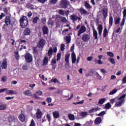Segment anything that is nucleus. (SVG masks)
I'll list each match as a JSON object with an SVG mask.
<instances>
[{
  "mask_svg": "<svg viewBox=\"0 0 126 126\" xmlns=\"http://www.w3.org/2000/svg\"><path fill=\"white\" fill-rule=\"evenodd\" d=\"M126 95L125 94H123L120 97H116L110 100V104L113 105L115 102V107H122V105L125 103V98Z\"/></svg>",
  "mask_w": 126,
  "mask_h": 126,
  "instance_id": "nucleus-1",
  "label": "nucleus"
},
{
  "mask_svg": "<svg viewBox=\"0 0 126 126\" xmlns=\"http://www.w3.org/2000/svg\"><path fill=\"white\" fill-rule=\"evenodd\" d=\"M20 25L21 28H26L28 25V19L25 16H22L20 19Z\"/></svg>",
  "mask_w": 126,
  "mask_h": 126,
  "instance_id": "nucleus-2",
  "label": "nucleus"
},
{
  "mask_svg": "<svg viewBox=\"0 0 126 126\" xmlns=\"http://www.w3.org/2000/svg\"><path fill=\"white\" fill-rule=\"evenodd\" d=\"M57 52H58V48L57 46L54 47L53 49L52 47H50L48 52V56L50 57V58H52V56H53V53H54V54H55V53H57Z\"/></svg>",
  "mask_w": 126,
  "mask_h": 126,
  "instance_id": "nucleus-3",
  "label": "nucleus"
},
{
  "mask_svg": "<svg viewBox=\"0 0 126 126\" xmlns=\"http://www.w3.org/2000/svg\"><path fill=\"white\" fill-rule=\"evenodd\" d=\"M45 45H46V40L44 39V38H41L39 40V41L37 43L36 46L39 49H43Z\"/></svg>",
  "mask_w": 126,
  "mask_h": 126,
  "instance_id": "nucleus-4",
  "label": "nucleus"
},
{
  "mask_svg": "<svg viewBox=\"0 0 126 126\" xmlns=\"http://www.w3.org/2000/svg\"><path fill=\"white\" fill-rule=\"evenodd\" d=\"M25 59L28 63H30L33 61V56L30 53H27L25 55Z\"/></svg>",
  "mask_w": 126,
  "mask_h": 126,
  "instance_id": "nucleus-5",
  "label": "nucleus"
},
{
  "mask_svg": "<svg viewBox=\"0 0 126 126\" xmlns=\"http://www.w3.org/2000/svg\"><path fill=\"white\" fill-rule=\"evenodd\" d=\"M126 9H125L123 11V18L122 19V23L120 24L121 27H122V29H123V27H124V25H125V22H126Z\"/></svg>",
  "mask_w": 126,
  "mask_h": 126,
  "instance_id": "nucleus-6",
  "label": "nucleus"
},
{
  "mask_svg": "<svg viewBox=\"0 0 126 126\" xmlns=\"http://www.w3.org/2000/svg\"><path fill=\"white\" fill-rule=\"evenodd\" d=\"M69 4L68 1L66 0H63L62 1L60 5L63 8H67V5Z\"/></svg>",
  "mask_w": 126,
  "mask_h": 126,
  "instance_id": "nucleus-7",
  "label": "nucleus"
},
{
  "mask_svg": "<svg viewBox=\"0 0 126 126\" xmlns=\"http://www.w3.org/2000/svg\"><path fill=\"white\" fill-rule=\"evenodd\" d=\"M2 69H6L7 68V59H4L1 64Z\"/></svg>",
  "mask_w": 126,
  "mask_h": 126,
  "instance_id": "nucleus-8",
  "label": "nucleus"
},
{
  "mask_svg": "<svg viewBox=\"0 0 126 126\" xmlns=\"http://www.w3.org/2000/svg\"><path fill=\"white\" fill-rule=\"evenodd\" d=\"M102 13L104 19H106V18H107V16H108V7H105L102 9Z\"/></svg>",
  "mask_w": 126,
  "mask_h": 126,
  "instance_id": "nucleus-9",
  "label": "nucleus"
},
{
  "mask_svg": "<svg viewBox=\"0 0 126 126\" xmlns=\"http://www.w3.org/2000/svg\"><path fill=\"white\" fill-rule=\"evenodd\" d=\"M78 11L80 12V13L82 15H86V14H88V12L86 11L83 7H81V8L77 9Z\"/></svg>",
  "mask_w": 126,
  "mask_h": 126,
  "instance_id": "nucleus-10",
  "label": "nucleus"
},
{
  "mask_svg": "<svg viewBox=\"0 0 126 126\" xmlns=\"http://www.w3.org/2000/svg\"><path fill=\"white\" fill-rule=\"evenodd\" d=\"M82 40L83 42H88L90 40V35L86 33L84 34L82 37Z\"/></svg>",
  "mask_w": 126,
  "mask_h": 126,
  "instance_id": "nucleus-11",
  "label": "nucleus"
},
{
  "mask_svg": "<svg viewBox=\"0 0 126 126\" xmlns=\"http://www.w3.org/2000/svg\"><path fill=\"white\" fill-rule=\"evenodd\" d=\"M84 32H86V28L83 26H81V28L80 29L78 32V36H79L82 33H84Z\"/></svg>",
  "mask_w": 126,
  "mask_h": 126,
  "instance_id": "nucleus-12",
  "label": "nucleus"
},
{
  "mask_svg": "<svg viewBox=\"0 0 126 126\" xmlns=\"http://www.w3.org/2000/svg\"><path fill=\"white\" fill-rule=\"evenodd\" d=\"M4 22L7 26L10 25V23H11V19L9 16H6L5 17Z\"/></svg>",
  "mask_w": 126,
  "mask_h": 126,
  "instance_id": "nucleus-13",
  "label": "nucleus"
},
{
  "mask_svg": "<svg viewBox=\"0 0 126 126\" xmlns=\"http://www.w3.org/2000/svg\"><path fill=\"white\" fill-rule=\"evenodd\" d=\"M42 116H43V114L42 113L41 110H40V109H38L36 113V119H42Z\"/></svg>",
  "mask_w": 126,
  "mask_h": 126,
  "instance_id": "nucleus-14",
  "label": "nucleus"
},
{
  "mask_svg": "<svg viewBox=\"0 0 126 126\" xmlns=\"http://www.w3.org/2000/svg\"><path fill=\"white\" fill-rule=\"evenodd\" d=\"M42 32L44 35H47V34H49V28L46 26H44L42 27Z\"/></svg>",
  "mask_w": 126,
  "mask_h": 126,
  "instance_id": "nucleus-15",
  "label": "nucleus"
},
{
  "mask_svg": "<svg viewBox=\"0 0 126 126\" xmlns=\"http://www.w3.org/2000/svg\"><path fill=\"white\" fill-rule=\"evenodd\" d=\"M30 34H31V31H30V29L26 28L24 31V35L25 36H28V35H30Z\"/></svg>",
  "mask_w": 126,
  "mask_h": 126,
  "instance_id": "nucleus-16",
  "label": "nucleus"
},
{
  "mask_svg": "<svg viewBox=\"0 0 126 126\" xmlns=\"http://www.w3.org/2000/svg\"><path fill=\"white\" fill-rule=\"evenodd\" d=\"M71 60L72 63H75V62H76V55L74 52H72L71 54Z\"/></svg>",
  "mask_w": 126,
  "mask_h": 126,
  "instance_id": "nucleus-17",
  "label": "nucleus"
},
{
  "mask_svg": "<svg viewBox=\"0 0 126 126\" xmlns=\"http://www.w3.org/2000/svg\"><path fill=\"white\" fill-rule=\"evenodd\" d=\"M101 123H102V119H101V117H97L95 118L94 120V124L95 125H100Z\"/></svg>",
  "mask_w": 126,
  "mask_h": 126,
  "instance_id": "nucleus-18",
  "label": "nucleus"
},
{
  "mask_svg": "<svg viewBox=\"0 0 126 126\" xmlns=\"http://www.w3.org/2000/svg\"><path fill=\"white\" fill-rule=\"evenodd\" d=\"M32 51V54H33L34 57H37V56H38V49H37V47H33Z\"/></svg>",
  "mask_w": 126,
  "mask_h": 126,
  "instance_id": "nucleus-19",
  "label": "nucleus"
},
{
  "mask_svg": "<svg viewBox=\"0 0 126 126\" xmlns=\"http://www.w3.org/2000/svg\"><path fill=\"white\" fill-rule=\"evenodd\" d=\"M99 110H101L98 106H97L96 108H92L91 109L89 110V113H94V112H97V111H99Z\"/></svg>",
  "mask_w": 126,
  "mask_h": 126,
  "instance_id": "nucleus-20",
  "label": "nucleus"
},
{
  "mask_svg": "<svg viewBox=\"0 0 126 126\" xmlns=\"http://www.w3.org/2000/svg\"><path fill=\"white\" fill-rule=\"evenodd\" d=\"M113 16H109V29H110L112 26H113Z\"/></svg>",
  "mask_w": 126,
  "mask_h": 126,
  "instance_id": "nucleus-21",
  "label": "nucleus"
},
{
  "mask_svg": "<svg viewBox=\"0 0 126 126\" xmlns=\"http://www.w3.org/2000/svg\"><path fill=\"white\" fill-rule=\"evenodd\" d=\"M6 94H9V95H16L17 94V93L14 91L12 90H7L6 92Z\"/></svg>",
  "mask_w": 126,
  "mask_h": 126,
  "instance_id": "nucleus-22",
  "label": "nucleus"
},
{
  "mask_svg": "<svg viewBox=\"0 0 126 126\" xmlns=\"http://www.w3.org/2000/svg\"><path fill=\"white\" fill-rule=\"evenodd\" d=\"M53 115L54 119H59L60 118V113H59V111L53 112Z\"/></svg>",
  "mask_w": 126,
  "mask_h": 126,
  "instance_id": "nucleus-23",
  "label": "nucleus"
},
{
  "mask_svg": "<svg viewBox=\"0 0 126 126\" xmlns=\"http://www.w3.org/2000/svg\"><path fill=\"white\" fill-rule=\"evenodd\" d=\"M121 23V18L120 17H115L114 18V23L115 25H119L120 23Z\"/></svg>",
  "mask_w": 126,
  "mask_h": 126,
  "instance_id": "nucleus-24",
  "label": "nucleus"
},
{
  "mask_svg": "<svg viewBox=\"0 0 126 126\" xmlns=\"http://www.w3.org/2000/svg\"><path fill=\"white\" fill-rule=\"evenodd\" d=\"M71 19L73 21H77V19L78 20H80V17H78V16H75V15H72L70 16Z\"/></svg>",
  "mask_w": 126,
  "mask_h": 126,
  "instance_id": "nucleus-25",
  "label": "nucleus"
},
{
  "mask_svg": "<svg viewBox=\"0 0 126 126\" xmlns=\"http://www.w3.org/2000/svg\"><path fill=\"white\" fill-rule=\"evenodd\" d=\"M49 63V59L48 57H44L43 61V65H47L48 64V63Z\"/></svg>",
  "mask_w": 126,
  "mask_h": 126,
  "instance_id": "nucleus-26",
  "label": "nucleus"
},
{
  "mask_svg": "<svg viewBox=\"0 0 126 126\" xmlns=\"http://www.w3.org/2000/svg\"><path fill=\"white\" fill-rule=\"evenodd\" d=\"M7 120L9 123H11V122L15 121V117L13 116H9L7 117Z\"/></svg>",
  "mask_w": 126,
  "mask_h": 126,
  "instance_id": "nucleus-27",
  "label": "nucleus"
},
{
  "mask_svg": "<svg viewBox=\"0 0 126 126\" xmlns=\"http://www.w3.org/2000/svg\"><path fill=\"white\" fill-rule=\"evenodd\" d=\"M19 119L21 122H24L25 121V115L23 114H21L19 116Z\"/></svg>",
  "mask_w": 126,
  "mask_h": 126,
  "instance_id": "nucleus-28",
  "label": "nucleus"
},
{
  "mask_svg": "<svg viewBox=\"0 0 126 126\" xmlns=\"http://www.w3.org/2000/svg\"><path fill=\"white\" fill-rule=\"evenodd\" d=\"M24 94L26 96H32V92L31 90H27L24 92Z\"/></svg>",
  "mask_w": 126,
  "mask_h": 126,
  "instance_id": "nucleus-29",
  "label": "nucleus"
},
{
  "mask_svg": "<svg viewBox=\"0 0 126 126\" xmlns=\"http://www.w3.org/2000/svg\"><path fill=\"white\" fill-rule=\"evenodd\" d=\"M40 18L38 16L35 17L32 19V22L33 24H37L38 23V20H39Z\"/></svg>",
  "mask_w": 126,
  "mask_h": 126,
  "instance_id": "nucleus-30",
  "label": "nucleus"
},
{
  "mask_svg": "<svg viewBox=\"0 0 126 126\" xmlns=\"http://www.w3.org/2000/svg\"><path fill=\"white\" fill-rule=\"evenodd\" d=\"M104 102H106V98H101L99 100L98 102V104L99 105H103Z\"/></svg>",
  "mask_w": 126,
  "mask_h": 126,
  "instance_id": "nucleus-31",
  "label": "nucleus"
},
{
  "mask_svg": "<svg viewBox=\"0 0 126 126\" xmlns=\"http://www.w3.org/2000/svg\"><path fill=\"white\" fill-rule=\"evenodd\" d=\"M88 115V113L86 111L82 112L80 113L81 117H82L83 118H86V116Z\"/></svg>",
  "mask_w": 126,
  "mask_h": 126,
  "instance_id": "nucleus-32",
  "label": "nucleus"
},
{
  "mask_svg": "<svg viewBox=\"0 0 126 126\" xmlns=\"http://www.w3.org/2000/svg\"><path fill=\"white\" fill-rule=\"evenodd\" d=\"M85 6L87 9H90V8H92L90 4L88 3L87 1L85 2Z\"/></svg>",
  "mask_w": 126,
  "mask_h": 126,
  "instance_id": "nucleus-33",
  "label": "nucleus"
},
{
  "mask_svg": "<svg viewBox=\"0 0 126 126\" xmlns=\"http://www.w3.org/2000/svg\"><path fill=\"white\" fill-rule=\"evenodd\" d=\"M112 107V105H111V103L110 102L107 103L105 105V109L106 110H109V109H111Z\"/></svg>",
  "mask_w": 126,
  "mask_h": 126,
  "instance_id": "nucleus-34",
  "label": "nucleus"
},
{
  "mask_svg": "<svg viewBox=\"0 0 126 126\" xmlns=\"http://www.w3.org/2000/svg\"><path fill=\"white\" fill-rule=\"evenodd\" d=\"M93 36L94 37V40H98V32H97V31L93 32Z\"/></svg>",
  "mask_w": 126,
  "mask_h": 126,
  "instance_id": "nucleus-35",
  "label": "nucleus"
},
{
  "mask_svg": "<svg viewBox=\"0 0 126 126\" xmlns=\"http://www.w3.org/2000/svg\"><path fill=\"white\" fill-rule=\"evenodd\" d=\"M108 33H109V32H108L107 28H105L103 31V38L107 37V35H108Z\"/></svg>",
  "mask_w": 126,
  "mask_h": 126,
  "instance_id": "nucleus-36",
  "label": "nucleus"
},
{
  "mask_svg": "<svg viewBox=\"0 0 126 126\" xmlns=\"http://www.w3.org/2000/svg\"><path fill=\"white\" fill-rule=\"evenodd\" d=\"M7 107L6 106V104H3L2 105H0V110L2 111L3 110H5Z\"/></svg>",
  "mask_w": 126,
  "mask_h": 126,
  "instance_id": "nucleus-37",
  "label": "nucleus"
},
{
  "mask_svg": "<svg viewBox=\"0 0 126 126\" xmlns=\"http://www.w3.org/2000/svg\"><path fill=\"white\" fill-rule=\"evenodd\" d=\"M69 57H70V54H66L65 55V62H69Z\"/></svg>",
  "mask_w": 126,
  "mask_h": 126,
  "instance_id": "nucleus-38",
  "label": "nucleus"
},
{
  "mask_svg": "<svg viewBox=\"0 0 126 126\" xmlns=\"http://www.w3.org/2000/svg\"><path fill=\"white\" fill-rule=\"evenodd\" d=\"M14 57L17 61H18L19 60L20 56L19 54L18 53V52H15Z\"/></svg>",
  "mask_w": 126,
  "mask_h": 126,
  "instance_id": "nucleus-39",
  "label": "nucleus"
},
{
  "mask_svg": "<svg viewBox=\"0 0 126 126\" xmlns=\"http://www.w3.org/2000/svg\"><path fill=\"white\" fill-rule=\"evenodd\" d=\"M107 55L108 57H110L111 58H113L115 56V54H114L113 52L110 51L107 52Z\"/></svg>",
  "mask_w": 126,
  "mask_h": 126,
  "instance_id": "nucleus-40",
  "label": "nucleus"
},
{
  "mask_svg": "<svg viewBox=\"0 0 126 126\" xmlns=\"http://www.w3.org/2000/svg\"><path fill=\"white\" fill-rule=\"evenodd\" d=\"M68 118L69 120L71 121H74L75 118H74V115L73 114H70L68 115Z\"/></svg>",
  "mask_w": 126,
  "mask_h": 126,
  "instance_id": "nucleus-41",
  "label": "nucleus"
},
{
  "mask_svg": "<svg viewBox=\"0 0 126 126\" xmlns=\"http://www.w3.org/2000/svg\"><path fill=\"white\" fill-rule=\"evenodd\" d=\"M71 40V38H70V36H66V41L67 44H69V43H70Z\"/></svg>",
  "mask_w": 126,
  "mask_h": 126,
  "instance_id": "nucleus-42",
  "label": "nucleus"
},
{
  "mask_svg": "<svg viewBox=\"0 0 126 126\" xmlns=\"http://www.w3.org/2000/svg\"><path fill=\"white\" fill-rule=\"evenodd\" d=\"M117 91H118V90L114 89L113 91H111L109 93V95H114V94H116Z\"/></svg>",
  "mask_w": 126,
  "mask_h": 126,
  "instance_id": "nucleus-43",
  "label": "nucleus"
},
{
  "mask_svg": "<svg viewBox=\"0 0 126 126\" xmlns=\"http://www.w3.org/2000/svg\"><path fill=\"white\" fill-rule=\"evenodd\" d=\"M61 57H62V53H58L57 54V61H60L61 60Z\"/></svg>",
  "mask_w": 126,
  "mask_h": 126,
  "instance_id": "nucleus-44",
  "label": "nucleus"
},
{
  "mask_svg": "<svg viewBox=\"0 0 126 126\" xmlns=\"http://www.w3.org/2000/svg\"><path fill=\"white\" fill-rule=\"evenodd\" d=\"M98 31H103V26L101 25H99L97 27Z\"/></svg>",
  "mask_w": 126,
  "mask_h": 126,
  "instance_id": "nucleus-45",
  "label": "nucleus"
},
{
  "mask_svg": "<svg viewBox=\"0 0 126 126\" xmlns=\"http://www.w3.org/2000/svg\"><path fill=\"white\" fill-rule=\"evenodd\" d=\"M105 114H106V112H105L104 111H103L101 112H100L97 116H98V117H102L103 116H104V115H105Z\"/></svg>",
  "mask_w": 126,
  "mask_h": 126,
  "instance_id": "nucleus-46",
  "label": "nucleus"
},
{
  "mask_svg": "<svg viewBox=\"0 0 126 126\" xmlns=\"http://www.w3.org/2000/svg\"><path fill=\"white\" fill-rule=\"evenodd\" d=\"M56 63H57V60L56 59H52L51 65L54 66V64H56Z\"/></svg>",
  "mask_w": 126,
  "mask_h": 126,
  "instance_id": "nucleus-47",
  "label": "nucleus"
},
{
  "mask_svg": "<svg viewBox=\"0 0 126 126\" xmlns=\"http://www.w3.org/2000/svg\"><path fill=\"white\" fill-rule=\"evenodd\" d=\"M47 119L48 120L49 123L51 122V115L47 114L46 115Z\"/></svg>",
  "mask_w": 126,
  "mask_h": 126,
  "instance_id": "nucleus-48",
  "label": "nucleus"
},
{
  "mask_svg": "<svg viewBox=\"0 0 126 126\" xmlns=\"http://www.w3.org/2000/svg\"><path fill=\"white\" fill-rule=\"evenodd\" d=\"M59 14H60V15H63V16H64V11H63V10H59Z\"/></svg>",
  "mask_w": 126,
  "mask_h": 126,
  "instance_id": "nucleus-49",
  "label": "nucleus"
},
{
  "mask_svg": "<svg viewBox=\"0 0 126 126\" xmlns=\"http://www.w3.org/2000/svg\"><path fill=\"white\" fill-rule=\"evenodd\" d=\"M109 61L111 63H113V64H115V63H116V62L114 58H109Z\"/></svg>",
  "mask_w": 126,
  "mask_h": 126,
  "instance_id": "nucleus-50",
  "label": "nucleus"
},
{
  "mask_svg": "<svg viewBox=\"0 0 126 126\" xmlns=\"http://www.w3.org/2000/svg\"><path fill=\"white\" fill-rule=\"evenodd\" d=\"M61 21L63 23H65V22L67 21V20H66V18H65V17H62L61 18Z\"/></svg>",
  "mask_w": 126,
  "mask_h": 126,
  "instance_id": "nucleus-51",
  "label": "nucleus"
},
{
  "mask_svg": "<svg viewBox=\"0 0 126 126\" xmlns=\"http://www.w3.org/2000/svg\"><path fill=\"white\" fill-rule=\"evenodd\" d=\"M36 95H39V96H41L42 94H43V92H41V91H38L35 93Z\"/></svg>",
  "mask_w": 126,
  "mask_h": 126,
  "instance_id": "nucleus-52",
  "label": "nucleus"
},
{
  "mask_svg": "<svg viewBox=\"0 0 126 126\" xmlns=\"http://www.w3.org/2000/svg\"><path fill=\"white\" fill-rule=\"evenodd\" d=\"M3 12L5 14H8V9L6 7L4 8Z\"/></svg>",
  "mask_w": 126,
  "mask_h": 126,
  "instance_id": "nucleus-53",
  "label": "nucleus"
},
{
  "mask_svg": "<svg viewBox=\"0 0 126 126\" xmlns=\"http://www.w3.org/2000/svg\"><path fill=\"white\" fill-rule=\"evenodd\" d=\"M96 76L98 80H101L102 77L99 74V73H98V72H96Z\"/></svg>",
  "mask_w": 126,
  "mask_h": 126,
  "instance_id": "nucleus-54",
  "label": "nucleus"
},
{
  "mask_svg": "<svg viewBox=\"0 0 126 126\" xmlns=\"http://www.w3.org/2000/svg\"><path fill=\"white\" fill-rule=\"evenodd\" d=\"M30 126H35V122L34 121V120H32Z\"/></svg>",
  "mask_w": 126,
  "mask_h": 126,
  "instance_id": "nucleus-55",
  "label": "nucleus"
},
{
  "mask_svg": "<svg viewBox=\"0 0 126 126\" xmlns=\"http://www.w3.org/2000/svg\"><path fill=\"white\" fill-rule=\"evenodd\" d=\"M26 49V46H24V45H22L21 47L19 49V51H22V50Z\"/></svg>",
  "mask_w": 126,
  "mask_h": 126,
  "instance_id": "nucleus-56",
  "label": "nucleus"
},
{
  "mask_svg": "<svg viewBox=\"0 0 126 126\" xmlns=\"http://www.w3.org/2000/svg\"><path fill=\"white\" fill-rule=\"evenodd\" d=\"M23 69H24V70H28V66L27 65V64H25L23 66Z\"/></svg>",
  "mask_w": 126,
  "mask_h": 126,
  "instance_id": "nucleus-57",
  "label": "nucleus"
},
{
  "mask_svg": "<svg viewBox=\"0 0 126 126\" xmlns=\"http://www.w3.org/2000/svg\"><path fill=\"white\" fill-rule=\"evenodd\" d=\"M46 101L47 103H51L52 102V98L47 97Z\"/></svg>",
  "mask_w": 126,
  "mask_h": 126,
  "instance_id": "nucleus-58",
  "label": "nucleus"
},
{
  "mask_svg": "<svg viewBox=\"0 0 126 126\" xmlns=\"http://www.w3.org/2000/svg\"><path fill=\"white\" fill-rule=\"evenodd\" d=\"M48 25H51L52 26H54V22L52 20H50L48 21Z\"/></svg>",
  "mask_w": 126,
  "mask_h": 126,
  "instance_id": "nucleus-59",
  "label": "nucleus"
},
{
  "mask_svg": "<svg viewBox=\"0 0 126 126\" xmlns=\"http://www.w3.org/2000/svg\"><path fill=\"white\" fill-rule=\"evenodd\" d=\"M5 91H7V88L1 89H0V93H2Z\"/></svg>",
  "mask_w": 126,
  "mask_h": 126,
  "instance_id": "nucleus-60",
  "label": "nucleus"
},
{
  "mask_svg": "<svg viewBox=\"0 0 126 126\" xmlns=\"http://www.w3.org/2000/svg\"><path fill=\"white\" fill-rule=\"evenodd\" d=\"M61 50L62 51H64V44H61Z\"/></svg>",
  "mask_w": 126,
  "mask_h": 126,
  "instance_id": "nucleus-61",
  "label": "nucleus"
},
{
  "mask_svg": "<svg viewBox=\"0 0 126 126\" xmlns=\"http://www.w3.org/2000/svg\"><path fill=\"white\" fill-rule=\"evenodd\" d=\"M26 40H23V39H20L19 42L20 44H25L26 43Z\"/></svg>",
  "mask_w": 126,
  "mask_h": 126,
  "instance_id": "nucleus-62",
  "label": "nucleus"
},
{
  "mask_svg": "<svg viewBox=\"0 0 126 126\" xmlns=\"http://www.w3.org/2000/svg\"><path fill=\"white\" fill-rule=\"evenodd\" d=\"M32 14L33 13L31 12V11H30L28 13V16L29 17V18H30L31 16H32Z\"/></svg>",
  "mask_w": 126,
  "mask_h": 126,
  "instance_id": "nucleus-63",
  "label": "nucleus"
},
{
  "mask_svg": "<svg viewBox=\"0 0 126 126\" xmlns=\"http://www.w3.org/2000/svg\"><path fill=\"white\" fill-rule=\"evenodd\" d=\"M122 83L124 84H126V76H125L123 79H122Z\"/></svg>",
  "mask_w": 126,
  "mask_h": 126,
  "instance_id": "nucleus-64",
  "label": "nucleus"
}]
</instances>
